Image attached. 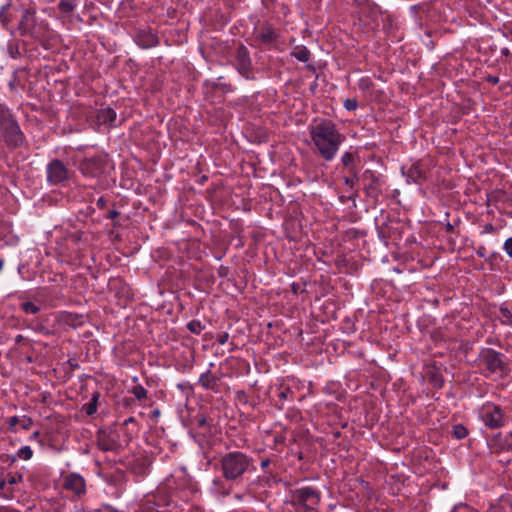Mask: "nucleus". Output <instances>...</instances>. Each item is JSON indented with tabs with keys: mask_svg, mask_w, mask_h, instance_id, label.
I'll return each instance as SVG.
<instances>
[{
	"mask_svg": "<svg viewBox=\"0 0 512 512\" xmlns=\"http://www.w3.org/2000/svg\"><path fill=\"white\" fill-rule=\"evenodd\" d=\"M308 131L315 152L323 160L332 161L345 141V136L340 133L336 124L332 120L323 119L310 124Z\"/></svg>",
	"mask_w": 512,
	"mask_h": 512,
	"instance_id": "obj_1",
	"label": "nucleus"
},
{
	"mask_svg": "<svg viewBox=\"0 0 512 512\" xmlns=\"http://www.w3.org/2000/svg\"><path fill=\"white\" fill-rule=\"evenodd\" d=\"M219 468L223 478L233 482L241 481L246 473L256 470L254 459L241 451H231L221 456Z\"/></svg>",
	"mask_w": 512,
	"mask_h": 512,
	"instance_id": "obj_2",
	"label": "nucleus"
},
{
	"mask_svg": "<svg viewBox=\"0 0 512 512\" xmlns=\"http://www.w3.org/2000/svg\"><path fill=\"white\" fill-rule=\"evenodd\" d=\"M0 137L11 149L21 147L25 142V135L15 116L4 104H0Z\"/></svg>",
	"mask_w": 512,
	"mask_h": 512,
	"instance_id": "obj_3",
	"label": "nucleus"
},
{
	"mask_svg": "<svg viewBox=\"0 0 512 512\" xmlns=\"http://www.w3.org/2000/svg\"><path fill=\"white\" fill-rule=\"evenodd\" d=\"M18 28L22 35H28L39 41L42 45L52 36L49 25L44 20H38L35 12L29 9L24 10L18 24Z\"/></svg>",
	"mask_w": 512,
	"mask_h": 512,
	"instance_id": "obj_4",
	"label": "nucleus"
},
{
	"mask_svg": "<svg viewBox=\"0 0 512 512\" xmlns=\"http://www.w3.org/2000/svg\"><path fill=\"white\" fill-rule=\"evenodd\" d=\"M434 166V160L430 156H426L410 165L402 166L401 171L408 184L421 185L429 179Z\"/></svg>",
	"mask_w": 512,
	"mask_h": 512,
	"instance_id": "obj_5",
	"label": "nucleus"
},
{
	"mask_svg": "<svg viewBox=\"0 0 512 512\" xmlns=\"http://www.w3.org/2000/svg\"><path fill=\"white\" fill-rule=\"evenodd\" d=\"M109 165L108 155L97 153L93 156H85L79 163V171L85 178L99 179Z\"/></svg>",
	"mask_w": 512,
	"mask_h": 512,
	"instance_id": "obj_6",
	"label": "nucleus"
},
{
	"mask_svg": "<svg viewBox=\"0 0 512 512\" xmlns=\"http://www.w3.org/2000/svg\"><path fill=\"white\" fill-rule=\"evenodd\" d=\"M296 503L306 512H316L321 499V493L312 487H301L293 492Z\"/></svg>",
	"mask_w": 512,
	"mask_h": 512,
	"instance_id": "obj_7",
	"label": "nucleus"
},
{
	"mask_svg": "<svg viewBox=\"0 0 512 512\" xmlns=\"http://www.w3.org/2000/svg\"><path fill=\"white\" fill-rule=\"evenodd\" d=\"M479 415L485 426L490 429L500 428L505 423L503 410L491 402L482 405Z\"/></svg>",
	"mask_w": 512,
	"mask_h": 512,
	"instance_id": "obj_8",
	"label": "nucleus"
},
{
	"mask_svg": "<svg viewBox=\"0 0 512 512\" xmlns=\"http://www.w3.org/2000/svg\"><path fill=\"white\" fill-rule=\"evenodd\" d=\"M62 487L64 490L73 493L77 498L86 494V481L82 475L71 472L62 476Z\"/></svg>",
	"mask_w": 512,
	"mask_h": 512,
	"instance_id": "obj_9",
	"label": "nucleus"
},
{
	"mask_svg": "<svg viewBox=\"0 0 512 512\" xmlns=\"http://www.w3.org/2000/svg\"><path fill=\"white\" fill-rule=\"evenodd\" d=\"M502 356L503 355L496 350L487 348L481 352L480 361L490 373H502L505 368Z\"/></svg>",
	"mask_w": 512,
	"mask_h": 512,
	"instance_id": "obj_10",
	"label": "nucleus"
},
{
	"mask_svg": "<svg viewBox=\"0 0 512 512\" xmlns=\"http://www.w3.org/2000/svg\"><path fill=\"white\" fill-rule=\"evenodd\" d=\"M68 169L58 159L52 160L47 165V179L49 183L56 185L68 179Z\"/></svg>",
	"mask_w": 512,
	"mask_h": 512,
	"instance_id": "obj_11",
	"label": "nucleus"
},
{
	"mask_svg": "<svg viewBox=\"0 0 512 512\" xmlns=\"http://www.w3.org/2000/svg\"><path fill=\"white\" fill-rule=\"evenodd\" d=\"M98 448L104 452H119L122 448L117 440V435L107 430H99L97 433Z\"/></svg>",
	"mask_w": 512,
	"mask_h": 512,
	"instance_id": "obj_12",
	"label": "nucleus"
},
{
	"mask_svg": "<svg viewBox=\"0 0 512 512\" xmlns=\"http://www.w3.org/2000/svg\"><path fill=\"white\" fill-rule=\"evenodd\" d=\"M235 58L238 72L245 78L250 79L252 77V65L247 48L240 45L236 50Z\"/></svg>",
	"mask_w": 512,
	"mask_h": 512,
	"instance_id": "obj_13",
	"label": "nucleus"
},
{
	"mask_svg": "<svg viewBox=\"0 0 512 512\" xmlns=\"http://www.w3.org/2000/svg\"><path fill=\"white\" fill-rule=\"evenodd\" d=\"M135 41L139 47L148 49L158 44V37L151 29H144L137 32Z\"/></svg>",
	"mask_w": 512,
	"mask_h": 512,
	"instance_id": "obj_14",
	"label": "nucleus"
},
{
	"mask_svg": "<svg viewBox=\"0 0 512 512\" xmlns=\"http://www.w3.org/2000/svg\"><path fill=\"white\" fill-rule=\"evenodd\" d=\"M7 424H8V429L11 432L17 433L18 427L25 431L30 430L33 426V420L31 417H29L27 415L12 416L7 419Z\"/></svg>",
	"mask_w": 512,
	"mask_h": 512,
	"instance_id": "obj_15",
	"label": "nucleus"
},
{
	"mask_svg": "<svg viewBox=\"0 0 512 512\" xmlns=\"http://www.w3.org/2000/svg\"><path fill=\"white\" fill-rule=\"evenodd\" d=\"M116 117V112L110 107L101 108L96 114L97 123L99 125L113 126Z\"/></svg>",
	"mask_w": 512,
	"mask_h": 512,
	"instance_id": "obj_16",
	"label": "nucleus"
},
{
	"mask_svg": "<svg viewBox=\"0 0 512 512\" xmlns=\"http://www.w3.org/2000/svg\"><path fill=\"white\" fill-rule=\"evenodd\" d=\"M277 37L276 32L271 26L262 27L257 33V39L263 44H271Z\"/></svg>",
	"mask_w": 512,
	"mask_h": 512,
	"instance_id": "obj_17",
	"label": "nucleus"
},
{
	"mask_svg": "<svg viewBox=\"0 0 512 512\" xmlns=\"http://www.w3.org/2000/svg\"><path fill=\"white\" fill-rule=\"evenodd\" d=\"M199 383L205 389H214L217 385V378L211 373V371H206L200 375Z\"/></svg>",
	"mask_w": 512,
	"mask_h": 512,
	"instance_id": "obj_18",
	"label": "nucleus"
},
{
	"mask_svg": "<svg viewBox=\"0 0 512 512\" xmlns=\"http://www.w3.org/2000/svg\"><path fill=\"white\" fill-rule=\"evenodd\" d=\"M291 55L301 62H307L310 58L309 50L303 45L294 47Z\"/></svg>",
	"mask_w": 512,
	"mask_h": 512,
	"instance_id": "obj_19",
	"label": "nucleus"
},
{
	"mask_svg": "<svg viewBox=\"0 0 512 512\" xmlns=\"http://www.w3.org/2000/svg\"><path fill=\"white\" fill-rule=\"evenodd\" d=\"M292 396L293 391L289 387H282L281 389H279L277 393L278 402L276 403L278 409L282 410L284 408V402L287 399L292 398Z\"/></svg>",
	"mask_w": 512,
	"mask_h": 512,
	"instance_id": "obj_20",
	"label": "nucleus"
},
{
	"mask_svg": "<svg viewBox=\"0 0 512 512\" xmlns=\"http://www.w3.org/2000/svg\"><path fill=\"white\" fill-rule=\"evenodd\" d=\"M23 481V476L20 473H7L5 475L6 486H13Z\"/></svg>",
	"mask_w": 512,
	"mask_h": 512,
	"instance_id": "obj_21",
	"label": "nucleus"
},
{
	"mask_svg": "<svg viewBox=\"0 0 512 512\" xmlns=\"http://www.w3.org/2000/svg\"><path fill=\"white\" fill-rule=\"evenodd\" d=\"M58 7L63 13H70L75 9L76 2L75 0H60Z\"/></svg>",
	"mask_w": 512,
	"mask_h": 512,
	"instance_id": "obj_22",
	"label": "nucleus"
},
{
	"mask_svg": "<svg viewBox=\"0 0 512 512\" xmlns=\"http://www.w3.org/2000/svg\"><path fill=\"white\" fill-rule=\"evenodd\" d=\"M354 159H355L354 154H353L352 152H350V151H346V152L342 155V157H341V163H342L345 167L349 168V171H350V172H353V171H354V169H353L352 165H353V163H354Z\"/></svg>",
	"mask_w": 512,
	"mask_h": 512,
	"instance_id": "obj_23",
	"label": "nucleus"
},
{
	"mask_svg": "<svg viewBox=\"0 0 512 512\" xmlns=\"http://www.w3.org/2000/svg\"><path fill=\"white\" fill-rule=\"evenodd\" d=\"M97 399L98 395H93V398L90 402L86 403L83 406V410L86 412L87 415H93L97 411Z\"/></svg>",
	"mask_w": 512,
	"mask_h": 512,
	"instance_id": "obj_24",
	"label": "nucleus"
},
{
	"mask_svg": "<svg viewBox=\"0 0 512 512\" xmlns=\"http://www.w3.org/2000/svg\"><path fill=\"white\" fill-rule=\"evenodd\" d=\"M131 392L139 401L144 400L147 397V390L140 384L134 386Z\"/></svg>",
	"mask_w": 512,
	"mask_h": 512,
	"instance_id": "obj_25",
	"label": "nucleus"
},
{
	"mask_svg": "<svg viewBox=\"0 0 512 512\" xmlns=\"http://www.w3.org/2000/svg\"><path fill=\"white\" fill-rule=\"evenodd\" d=\"M33 456V451L30 446H23L17 451V457L22 460H29Z\"/></svg>",
	"mask_w": 512,
	"mask_h": 512,
	"instance_id": "obj_26",
	"label": "nucleus"
},
{
	"mask_svg": "<svg viewBox=\"0 0 512 512\" xmlns=\"http://www.w3.org/2000/svg\"><path fill=\"white\" fill-rule=\"evenodd\" d=\"M21 308L26 314H37L40 311V307L33 302H23Z\"/></svg>",
	"mask_w": 512,
	"mask_h": 512,
	"instance_id": "obj_27",
	"label": "nucleus"
},
{
	"mask_svg": "<svg viewBox=\"0 0 512 512\" xmlns=\"http://www.w3.org/2000/svg\"><path fill=\"white\" fill-rule=\"evenodd\" d=\"M500 317L504 324L512 325V313L508 308H500Z\"/></svg>",
	"mask_w": 512,
	"mask_h": 512,
	"instance_id": "obj_28",
	"label": "nucleus"
},
{
	"mask_svg": "<svg viewBox=\"0 0 512 512\" xmlns=\"http://www.w3.org/2000/svg\"><path fill=\"white\" fill-rule=\"evenodd\" d=\"M187 328L189 329L190 332L198 335L202 332L204 327L200 321L192 320L191 322L188 323Z\"/></svg>",
	"mask_w": 512,
	"mask_h": 512,
	"instance_id": "obj_29",
	"label": "nucleus"
},
{
	"mask_svg": "<svg viewBox=\"0 0 512 512\" xmlns=\"http://www.w3.org/2000/svg\"><path fill=\"white\" fill-rule=\"evenodd\" d=\"M453 435L457 439H463L468 435V430L461 424L455 425L453 428Z\"/></svg>",
	"mask_w": 512,
	"mask_h": 512,
	"instance_id": "obj_30",
	"label": "nucleus"
},
{
	"mask_svg": "<svg viewBox=\"0 0 512 512\" xmlns=\"http://www.w3.org/2000/svg\"><path fill=\"white\" fill-rule=\"evenodd\" d=\"M352 173V176H347V177H344L343 178V181H344V184L349 187V188H353L355 183L357 182L358 180V177L355 173V171L351 172Z\"/></svg>",
	"mask_w": 512,
	"mask_h": 512,
	"instance_id": "obj_31",
	"label": "nucleus"
},
{
	"mask_svg": "<svg viewBox=\"0 0 512 512\" xmlns=\"http://www.w3.org/2000/svg\"><path fill=\"white\" fill-rule=\"evenodd\" d=\"M8 9H9V5H5L1 8V11H0V20L4 26L7 25V23L9 22V19L6 15Z\"/></svg>",
	"mask_w": 512,
	"mask_h": 512,
	"instance_id": "obj_32",
	"label": "nucleus"
},
{
	"mask_svg": "<svg viewBox=\"0 0 512 512\" xmlns=\"http://www.w3.org/2000/svg\"><path fill=\"white\" fill-rule=\"evenodd\" d=\"M344 106L349 111L355 110L357 108V101L355 99H347L344 102Z\"/></svg>",
	"mask_w": 512,
	"mask_h": 512,
	"instance_id": "obj_33",
	"label": "nucleus"
},
{
	"mask_svg": "<svg viewBox=\"0 0 512 512\" xmlns=\"http://www.w3.org/2000/svg\"><path fill=\"white\" fill-rule=\"evenodd\" d=\"M503 249L512 258V237L504 242Z\"/></svg>",
	"mask_w": 512,
	"mask_h": 512,
	"instance_id": "obj_34",
	"label": "nucleus"
},
{
	"mask_svg": "<svg viewBox=\"0 0 512 512\" xmlns=\"http://www.w3.org/2000/svg\"><path fill=\"white\" fill-rule=\"evenodd\" d=\"M228 339H229V334L227 332H222V333L218 334V336H217V342L220 345H225L227 343Z\"/></svg>",
	"mask_w": 512,
	"mask_h": 512,
	"instance_id": "obj_35",
	"label": "nucleus"
},
{
	"mask_svg": "<svg viewBox=\"0 0 512 512\" xmlns=\"http://www.w3.org/2000/svg\"><path fill=\"white\" fill-rule=\"evenodd\" d=\"M141 511L142 512H157L156 509H155V505L153 503H151V502L145 503L142 506Z\"/></svg>",
	"mask_w": 512,
	"mask_h": 512,
	"instance_id": "obj_36",
	"label": "nucleus"
},
{
	"mask_svg": "<svg viewBox=\"0 0 512 512\" xmlns=\"http://www.w3.org/2000/svg\"><path fill=\"white\" fill-rule=\"evenodd\" d=\"M502 507L498 502L489 504V512H501Z\"/></svg>",
	"mask_w": 512,
	"mask_h": 512,
	"instance_id": "obj_37",
	"label": "nucleus"
},
{
	"mask_svg": "<svg viewBox=\"0 0 512 512\" xmlns=\"http://www.w3.org/2000/svg\"><path fill=\"white\" fill-rule=\"evenodd\" d=\"M96 204H97V206H98L99 208H104V207H105L106 202H105V200H104V198H103V197H100V198L97 200V203H96Z\"/></svg>",
	"mask_w": 512,
	"mask_h": 512,
	"instance_id": "obj_38",
	"label": "nucleus"
},
{
	"mask_svg": "<svg viewBox=\"0 0 512 512\" xmlns=\"http://www.w3.org/2000/svg\"><path fill=\"white\" fill-rule=\"evenodd\" d=\"M6 487L5 476L0 475V490H5Z\"/></svg>",
	"mask_w": 512,
	"mask_h": 512,
	"instance_id": "obj_39",
	"label": "nucleus"
},
{
	"mask_svg": "<svg viewBox=\"0 0 512 512\" xmlns=\"http://www.w3.org/2000/svg\"><path fill=\"white\" fill-rule=\"evenodd\" d=\"M368 82H369V79H368V78H366V79H364V78H363V79H361V81H360V87H361L362 89L367 88V87H368Z\"/></svg>",
	"mask_w": 512,
	"mask_h": 512,
	"instance_id": "obj_40",
	"label": "nucleus"
},
{
	"mask_svg": "<svg viewBox=\"0 0 512 512\" xmlns=\"http://www.w3.org/2000/svg\"><path fill=\"white\" fill-rule=\"evenodd\" d=\"M458 512H475L473 509H470L469 507L467 506H462V507H459Z\"/></svg>",
	"mask_w": 512,
	"mask_h": 512,
	"instance_id": "obj_41",
	"label": "nucleus"
},
{
	"mask_svg": "<svg viewBox=\"0 0 512 512\" xmlns=\"http://www.w3.org/2000/svg\"><path fill=\"white\" fill-rule=\"evenodd\" d=\"M119 215V213L116 210L110 211L108 214V218L114 219Z\"/></svg>",
	"mask_w": 512,
	"mask_h": 512,
	"instance_id": "obj_42",
	"label": "nucleus"
},
{
	"mask_svg": "<svg viewBox=\"0 0 512 512\" xmlns=\"http://www.w3.org/2000/svg\"><path fill=\"white\" fill-rule=\"evenodd\" d=\"M39 436H40V432H39V431H35V432H33V433H32V435L30 436V439H31V440H36V439H38V438H39Z\"/></svg>",
	"mask_w": 512,
	"mask_h": 512,
	"instance_id": "obj_43",
	"label": "nucleus"
},
{
	"mask_svg": "<svg viewBox=\"0 0 512 512\" xmlns=\"http://www.w3.org/2000/svg\"><path fill=\"white\" fill-rule=\"evenodd\" d=\"M269 464H270V460L269 459L262 460L261 467L262 468H266V467L269 466Z\"/></svg>",
	"mask_w": 512,
	"mask_h": 512,
	"instance_id": "obj_44",
	"label": "nucleus"
},
{
	"mask_svg": "<svg viewBox=\"0 0 512 512\" xmlns=\"http://www.w3.org/2000/svg\"><path fill=\"white\" fill-rule=\"evenodd\" d=\"M484 251H485V249H484V248H481V249H479V250L477 251V254H478L479 256L483 257V256L485 255Z\"/></svg>",
	"mask_w": 512,
	"mask_h": 512,
	"instance_id": "obj_45",
	"label": "nucleus"
},
{
	"mask_svg": "<svg viewBox=\"0 0 512 512\" xmlns=\"http://www.w3.org/2000/svg\"><path fill=\"white\" fill-rule=\"evenodd\" d=\"M493 229H494V228H493V226H492L491 224H489V225H487V226L485 227V230H486L487 232L493 231Z\"/></svg>",
	"mask_w": 512,
	"mask_h": 512,
	"instance_id": "obj_46",
	"label": "nucleus"
},
{
	"mask_svg": "<svg viewBox=\"0 0 512 512\" xmlns=\"http://www.w3.org/2000/svg\"><path fill=\"white\" fill-rule=\"evenodd\" d=\"M198 423H199L200 426H203L206 423L205 418L199 419Z\"/></svg>",
	"mask_w": 512,
	"mask_h": 512,
	"instance_id": "obj_47",
	"label": "nucleus"
},
{
	"mask_svg": "<svg viewBox=\"0 0 512 512\" xmlns=\"http://www.w3.org/2000/svg\"><path fill=\"white\" fill-rule=\"evenodd\" d=\"M134 421V418L133 417H130L129 419L125 420V424H128V423H131Z\"/></svg>",
	"mask_w": 512,
	"mask_h": 512,
	"instance_id": "obj_48",
	"label": "nucleus"
},
{
	"mask_svg": "<svg viewBox=\"0 0 512 512\" xmlns=\"http://www.w3.org/2000/svg\"><path fill=\"white\" fill-rule=\"evenodd\" d=\"M490 81L493 83H497L498 79L494 77V78H491Z\"/></svg>",
	"mask_w": 512,
	"mask_h": 512,
	"instance_id": "obj_49",
	"label": "nucleus"
},
{
	"mask_svg": "<svg viewBox=\"0 0 512 512\" xmlns=\"http://www.w3.org/2000/svg\"><path fill=\"white\" fill-rule=\"evenodd\" d=\"M3 265H4V262L2 260H0V271L2 270L3 268Z\"/></svg>",
	"mask_w": 512,
	"mask_h": 512,
	"instance_id": "obj_50",
	"label": "nucleus"
},
{
	"mask_svg": "<svg viewBox=\"0 0 512 512\" xmlns=\"http://www.w3.org/2000/svg\"><path fill=\"white\" fill-rule=\"evenodd\" d=\"M66 317H67V321H68L70 318L73 317V315L72 314H67Z\"/></svg>",
	"mask_w": 512,
	"mask_h": 512,
	"instance_id": "obj_51",
	"label": "nucleus"
},
{
	"mask_svg": "<svg viewBox=\"0 0 512 512\" xmlns=\"http://www.w3.org/2000/svg\"><path fill=\"white\" fill-rule=\"evenodd\" d=\"M222 493H223L224 495H228V494L230 493V491H229V490H224Z\"/></svg>",
	"mask_w": 512,
	"mask_h": 512,
	"instance_id": "obj_52",
	"label": "nucleus"
},
{
	"mask_svg": "<svg viewBox=\"0 0 512 512\" xmlns=\"http://www.w3.org/2000/svg\"><path fill=\"white\" fill-rule=\"evenodd\" d=\"M155 416H158L160 412L158 410L154 411Z\"/></svg>",
	"mask_w": 512,
	"mask_h": 512,
	"instance_id": "obj_53",
	"label": "nucleus"
},
{
	"mask_svg": "<svg viewBox=\"0 0 512 512\" xmlns=\"http://www.w3.org/2000/svg\"><path fill=\"white\" fill-rule=\"evenodd\" d=\"M17 338H18V341H21L22 336H21V335H18V337H17Z\"/></svg>",
	"mask_w": 512,
	"mask_h": 512,
	"instance_id": "obj_54",
	"label": "nucleus"
},
{
	"mask_svg": "<svg viewBox=\"0 0 512 512\" xmlns=\"http://www.w3.org/2000/svg\"><path fill=\"white\" fill-rule=\"evenodd\" d=\"M17 338H18V341H21L22 336H21V335H18V337H17Z\"/></svg>",
	"mask_w": 512,
	"mask_h": 512,
	"instance_id": "obj_55",
	"label": "nucleus"
}]
</instances>
